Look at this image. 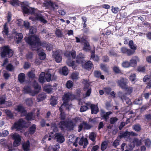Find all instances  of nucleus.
Listing matches in <instances>:
<instances>
[{
    "mask_svg": "<svg viewBox=\"0 0 151 151\" xmlns=\"http://www.w3.org/2000/svg\"><path fill=\"white\" fill-rule=\"evenodd\" d=\"M26 42L30 45L32 47L34 48L33 50H36L39 53L38 55L40 59L43 60L46 58V54L43 52V50L40 47L41 46L40 40L36 35L27 37L25 38Z\"/></svg>",
    "mask_w": 151,
    "mask_h": 151,
    "instance_id": "obj_1",
    "label": "nucleus"
},
{
    "mask_svg": "<svg viewBox=\"0 0 151 151\" xmlns=\"http://www.w3.org/2000/svg\"><path fill=\"white\" fill-rule=\"evenodd\" d=\"M74 98V95L70 93L69 92L65 94L63 97V103L61 107L59 108V110L61 112L60 118L61 120H64L65 118V114L63 112L62 107L64 106L66 107L67 109L69 110L71 107V104L69 103V101L73 99Z\"/></svg>",
    "mask_w": 151,
    "mask_h": 151,
    "instance_id": "obj_2",
    "label": "nucleus"
},
{
    "mask_svg": "<svg viewBox=\"0 0 151 151\" xmlns=\"http://www.w3.org/2000/svg\"><path fill=\"white\" fill-rule=\"evenodd\" d=\"M22 9L24 13L34 14L35 17L33 19V20H37L44 24L47 23V21L43 18L42 15L40 13H37L36 9H34L32 8L26 6H23Z\"/></svg>",
    "mask_w": 151,
    "mask_h": 151,
    "instance_id": "obj_3",
    "label": "nucleus"
},
{
    "mask_svg": "<svg viewBox=\"0 0 151 151\" xmlns=\"http://www.w3.org/2000/svg\"><path fill=\"white\" fill-rule=\"evenodd\" d=\"M79 120V117H77L68 122L61 121L59 123L58 126L62 130H64L65 128L68 130H72L76 123Z\"/></svg>",
    "mask_w": 151,
    "mask_h": 151,
    "instance_id": "obj_4",
    "label": "nucleus"
},
{
    "mask_svg": "<svg viewBox=\"0 0 151 151\" xmlns=\"http://www.w3.org/2000/svg\"><path fill=\"white\" fill-rule=\"evenodd\" d=\"M33 85L35 90H33L30 86H25L23 88V91L25 93H28L32 96H34L38 93L41 87L34 80L33 82Z\"/></svg>",
    "mask_w": 151,
    "mask_h": 151,
    "instance_id": "obj_5",
    "label": "nucleus"
},
{
    "mask_svg": "<svg viewBox=\"0 0 151 151\" xmlns=\"http://www.w3.org/2000/svg\"><path fill=\"white\" fill-rule=\"evenodd\" d=\"M1 51V56L3 58L5 57L10 58L12 56L13 54V51L7 46L0 47V52Z\"/></svg>",
    "mask_w": 151,
    "mask_h": 151,
    "instance_id": "obj_6",
    "label": "nucleus"
},
{
    "mask_svg": "<svg viewBox=\"0 0 151 151\" xmlns=\"http://www.w3.org/2000/svg\"><path fill=\"white\" fill-rule=\"evenodd\" d=\"M83 83L84 84V90L85 92L84 96L85 97L89 96L91 93V89L88 81L83 79Z\"/></svg>",
    "mask_w": 151,
    "mask_h": 151,
    "instance_id": "obj_7",
    "label": "nucleus"
},
{
    "mask_svg": "<svg viewBox=\"0 0 151 151\" xmlns=\"http://www.w3.org/2000/svg\"><path fill=\"white\" fill-rule=\"evenodd\" d=\"M25 124V122L22 119H21L14 123V127L17 131H19L24 127Z\"/></svg>",
    "mask_w": 151,
    "mask_h": 151,
    "instance_id": "obj_8",
    "label": "nucleus"
},
{
    "mask_svg": "<svg viewBox=\"0 0 151 151\" xmlns=\"http://www.w3.org/2000/svg\"><path fill=\"white\" fill-rule=\"evenodd\" d=\"M127 95L126 93H124L120 92L118 93V96L119 98L123 102L125 101L127 104L129 105H131L132 104V102L127 97Z\"/></svg>",
    "mask_w": 151,
    "mask_h": 151,
    "instance_id": "obj_9",
    "label": "nucleus"
},
{
    "mask_svg": "<svg viewBox=\"0 0 151 151\" xmlns=\"http://www.w3.org/2000/svg\"><path fill=\"white\" fill-rule=\"evenodd\" d=\"M36 111H37L36 114L37 116H38L39 115L40 110L37 108H35L33 110L32 112L28 113L26 115V119L28 120H34L35 117L34 115V113Z\"/></svg>",
    "mask_w": 151,
    "mask_h": 151,
    "instance_id": "obj_10",
    "label": "nucleus"
},
{
    "mask_svg": "<svg viewBox=\"0 0 151 151\" xmlns=\"http://www.w3.org/2000/svg\"><path fill=\"white\" fill-rule=\"evenodd\" d=\"M12 137L14 140L13 144L14 146L19 145L21 141V136L17 133H15L12 135Z\"/></svg>",
    "mask_w": 151,
    "mask_h": 151,
    "instance_id": "obj_11",
    "label": "nucleus"
},
{
    "mask_svg": "<svg viewBox=\"0 0 151 151\" xmlns=\"http://www.w3.org/2000/svg\"><path fill=\"white\" fill-rule=\"evenodd\" d=\"M62 53L61 50H58L53 53L52 56L58 63L60 62L62 60Z\"/></svg>",
    "mask_w": 151,
    "mask_h": 151,
    "instance_id": "obj_12",
    "label": "nucleus"
},
{
    "mask_svg": "<svg viewBox=\"0 0 151 151\" xmlns=\"http://www.w3.org/2000/svg\"><path fill=\"white\" fill-rule=\"evenodd\" d=\"M14 110L19 112L22 116H25L27 114V111L21 105L17 106L14 108Z\"/></svg>",
    "mask_w": 151,
    "mask_h": 151,
    "instance_id": "obj_13",
    "label": "nucleus"
},
{
    "mask_svg": "<svg viewBox=\"0 0 151 151\" xmlns=\"http://www.w3.org/2000/svg\"><path fill=\"white\" fill-rule=\"evenodd\" d=\"M86 105L87 106H89V108H91L92 114H96L99 112V109L97 105L93 104H91L90 102L86 103Z\"/></svg>",
    "mask_w": 151,
    "mask_h": 151,
    "instance_id": "obj_14",
    "label": "nucleus"
},
{
    "mask_svg": "<svg viewBox=\"0 0 151 151\" xmlns=\"http://www.w3.org/2000/svg\"><path fill=\"white\" fill-rule=\"evenodd\" d=\"M128 82V80L124 78H121L120 80H118L117 83L122 88H126V84Z\"/></svg>",
    "mask_w": 151,
    "mask_h": 151,
    "instance_id": "obj_15",
    "label": "nucleus"
},
{
    "mask_svg": "<svg viewBox=\"0 0 151 151\" xmlns=\"http://www.w3.org/2000/svg\"><path fill=\"white\" fill-rule=\"evenodd\" d=\"M55 135V139L58 142L62 143L65 141L64 137L62 134L58 133H56Z\"/></svg>",
    "mask_w": 151,
    "mask_h": 151,
    "instance_id": "obj_16",
    "label": "nucleus"
},
{
    "mask_svg": "<svg viewBox=\"0 0 151 151\" xmlns=\"http://www.w3.org/2000/svg\"><path fill=\"white\" fill-rule=\"evenodd\" d=\"M60 2L59 1L56 2L53 1H49L48 2V5L53 9H58V5Z\"/></svg>",
    "mask_w": 151,
    "mask_h": 151,
    "instance_id": "obj_17",
    "label": "nucleus"
},
{
    "mask_svg": "<svg viewBox=\"0 0 151 151\" xmlns=\"http://www.w3.org/2000/svg\"><path fill=\"white\" fill-rule=\"evenodd\" d=\"M45 77V78L46 79V80L47 82H49L51 80H52V79H51V75L48 72H47L46 74H45V73L44 72H42L41 73L39 76V77H40L44 78Z\"/></svg>",
    "mask_w": 151,
    "mask_h": 151,
    "instance_id": "obj_18",
    "label": "nucleus"
},
{
    "mask_svg": "<svg viewBox=\"0 0 151 151\" xmlns=\"http://www.w3.org/2000/svg\"><path fill=\"white\" fill-rule=\"evenodd\" d=\"M88 143V139L86 138L82 137L79 142V144L81 145H83V148L86 147Z\"/></svg>",
    "mask_w": 151,
    "mask_h": 151,
    "instance_id": "obj_19",
    "label": "nucleus"
},
{
    "mask_svg": "<svg viewBox=\"0 0 151 151\" xmlns=\"http://www.w3.org/2000/svg\"><path fill=\"white\" fill-rule=\"evenodd\" d=\"M111 114L112 112L111 111L105 112L103 110H101V115L106 121H107L109 117V116Z\"/></svg>",
    "mask_w": 151,
    "mask_h": 151,
    "instance_id": "obj_20",
    "label": "nucleus"
},
{
    "mask_svg": "<svg viewBox=\"0 0 151 151\" xmlns=\"http://www.w3.org/2000/svg\"><path fill=\"white\" fill-rule=\"evenodd\" d=\"M121 52L123 53H126L128 55H132L134 52V51L130 49H128L125 47H122L121 49Z\"/></svg>",
    "mask_w": 151,
    "mask_h": 151,
    "instance_id": "obj_21",
    "label": "nucleus"
},
{
    "mask_svg": "<svg viewBox=\"0 0 151 151\" xmlns=\"http://www.w3.org/2000/svg\"><path fill=\"white\" fill-rule=\"evenodd\" d=\"M120 137L121 138H124L126 139L127 141H130V138L129 132L127 131L121 134Z\"/></svg>",
    "mask_w": 151,
    "mask_h": 151,
    "instance_id": "obj_22",
    "label": "nucleus"
},
{
    "mask_svg": "<svg viewBox=\"0 0 151 151\" xmlns=\"http://www.w3.org/2000/svg\"><path fill=\"white\" fill-rule=\"evenodd\" d=\"M139 61V59L137 56L132 58L130 60V64L131 66L135 67L137 63Z\"/></svg>",
    "mask_w": 151,
    "mask_h": 151,
    "instance_id": "obj_23",
    "label": "nucleus"
},
{
    "mask_svg": "<svg viewBox=\"0 0 151 151\" xmlns=\"http://www.w3.org/2000/svg\"><path fill=\"white\" fill-rule=\"evenodd\" d=\"M65 55L68 58L71 57L72 58L74 59L75 58L76 56V51L74 50L71 52L66 51L65 53Z\"/></svg>",
    "mask_w": 151,
    "mask_h": 151,
    "instance_id": "obj_24",
    "label": "nucleus"
},
{
    "mask_svg": "<svg viewBox=\"0 0 151 151\" xmlns=\"http://www.w3.org/2000/svg\"><path fill=\"white\" fill-rule=\"evenodd\" d=\"M30 142L29 140L24 142L22 145L23 149L24 151H28L29 150Z\"/></svg>",
    "mask_w": 151,
    "mask_h": 151,
    "instance_id": "obj_25",
    "label": "nucleus"
},
{
    "mask_svg": "<svg viewBox=\"0 0 151 151\" xmlns=\"http://www.w3.org/2000/svg\"><path fill=\"white\" fill-rule=\"evenodd\" d=\"M84 55L81 53L78 55L76 58V63H83L84 61Z\"/></svg>",
    "mask_w": 151,
    "mask_h": 151,
    "instance_id": "obj_26",
    "label": "nucleus"
},
{
    "mask_svg": "<svg viewBox=\"0 0 151 151\" xmlns=\"http://www.w3.org/2000/svg\"><path fill=\"white\" fill-rule=\"evenodd\" d=\"M84 47H83V50L86 51H88L90 50L91 49V47L89 43L87 41L85 40H84Z\"/></svg>",
    "mask_w": 151,
    "mask_h": 151,
    "instance_id": "obj_27",
    "label": "nucleus"
},
{
    "mask_svg": "<svg viewBox=\"0 0 151 151\" xmlns=\"http://www.w3.org/2000/svg\"><path fill=\"white\" fill-rule=\"evenodd\" d=\"M67 65L69 66L72 67L73 68L75 69V68L76 67V63L74 61H72L69 59H68L66 62Z\"/></svg>",
    "mask_w": 151,
    "mask_h": 151,
    "instance_id": "obj_28",
    "label": "nucleus"
},
{
    "mask_svg": "<svg viewBox=\"0 0 151 151\" xmlns=\"http://www.w3.org/2000/svg\"><path fill=\"white\" fill-rule=\"evenodd\" d=\"M23 38V35L22 33H17L15 36V40L17 42V43L21 41Z\"/></svg>",
    "mask_w": 151,
    "mask_h": 151,
    "instance_id": "obj_29",
    "label": "nucleus"
},
{
    "mask_svg": "<svg viewBox=\"0 0 151 151\" xmlns=\"http://www.w3.org/2000/svg\"><path fill=\"white\" fill-rule=\"evenodd\" d=\"M4 112L6 113L7 116L9 118L12 119L13 118L14 116V114L9 110L6 109L4 110Z\"/></svg>",
    "mask_w": 151,
    "mask_h": 151,
    "instance_id": "obj_30",
    "label": "nucleus"
},
{
    "mask_svg": "<svg viewBox=\"0 0 151 151\" xmlns=\"http://www.w3.org/2000/svg\"><path fill=\"white\" fill-rule=\"evenodd\" d=\"M25 78V75L24 73H20L18 76V79L19 81L22 83L24 81Z\"/></svg>",
    "mask_w": 151,
    "mask_h": 151,
    "instance_id": "obj_31",
    "label": "nucleus"
},
{
    "mask_svg": "<svg viewBox=\"0 0 151 151\" xmlns=\"http://www.w3.org/2000/svg\"><path fill=\"white\" fill-rule=\"evenodd\" d=\"M46 97V95L44 93H42L40 94L37 98V100L38 102H40L43 101Z\"/></svg>",
    "mask_w": 151,
    "mask_h": 151,
    "instance_id": "obj_32",
    "label": "nucleus"
},
{
    "mask_svg": "<svg viewBox=\"0 0 151 151\" xmlns=\"http://www.w3.org/2000/svg\"><path fill=\"white\" fill-rule=\"evenodd\" d=\"M75 38L76 40V42L77 43L80 42H83L85 40L83 35H78V37H76Z\"/></svg>",
    "mask_w": 151,
    "mask_h": 151,
    "instance_id": "obj_33",
    "label": "nucleus"
},
{
    "mask_svg": "<svg viewBox=\"0 0 151 151\" xmlns=\"http://www.w3.org/2000/svg\"><path fill=\"white\" fill-rule=\"evenodd\" d=\"M143 140L142 139L139 140L137 138H135L133 140V143L137 146H139L141 145L142 143L143 142Z\"/></svg>",
    "mask_w": 151,
    "mask_h": 151,
    "instance_id": "obj_34",
    "label": "nucleus"
},
{
    "mask_svg": "<svg viewBox=\"0 0 151 151\" xmlns=\"http://www.w3.org/2000/svg\"><path fill=\"white\" fill-rule=\"evenodd\" d=\"M89 138L93 142L95 141V139L96 137V134L95 132H91L89 133Z\"/></svg>",
    "mask_w": 151,
    "mask_h": 151,
    "instance_id": "obj_35",
    "label": "nucleus"
},
{
    "mask_svg": "<svg viewBox=\"0 0 151 151\" xmlns=\"http://www.w3.org/2000/svg\"><path fill=\"white\" fill-rule=\"evenodd\" d=\"M8 27L7 26V23H6L4 25V30L2 31V33L4 35H7L8 32Z\"/></svg>",
    "mask_w": 151,
    "mask_h": 151,
    "instance_id": "obj_36",
    "label": "nucleus"
},
{
    "mask_svg": "<svg viewBox=\"0 0 151 151\" xmlns=\"http://www.w3.org/2000/svg\"><path fill=\"white\" fill-rule=\"evenodd\" d=\"M118 119L116 117L111 118L109 119V122L111 124H115L118 120Z\"/></svg>",
    "mask_w": 151,
    "mask_h": 151,
    "instance_id": "obj_37",
    "label": "nucleus"
},
{
    "mask_svg": "<svg viewBox=\"0 0 151 151\" xmlns=\"http://www.w3.org/2000/svg\"><path fill=\"white\" fill-rule=\"evenodd\" d=\"M94 53V51H93L91 53V58L94 61H97L99 59V57L97 55H95Z\"/></svg>",
    "mask_w": 151,
    "mask_h": 151,
    "instance_id": "obj_38",
    "label": "nucleus"
},
{
    "mask_svg": "<svg viewBox=\"0 0 151 151\" xmlns=\"http://www.w3.org/2000/svg\"><path fill=\"white\" fill-rule=\"evenodd\" d=\"M79 74L78 73H74L71 75V78L73 81H76L78 78Z\"/></svg>",
    "mask_w": 151,
    "mask_h": 151,
    "instance_id": "obj_39",
    "label": "nucleus"
},
{
    "mask_svg": "<svg viewBox=\"0 0 151 151\" xmlns=\"http://www.w3.org/2000/svg\"><path fill=\"white\" fill-rule=\"evenodd\" d=\"M36 130V125L35 124H33L30 128L29 129V133L32 135L34 133Z\"/></svg>",
    "mask_w": 151,
    "mask_h": 151,
    "instance_id": "obj_40",
    "label": "nucleus"
},
{
    "mask_svg": "<svg viewBox=\"0 0 151 151\" xmlns=\"http://www.w3.org/2000/svg\"><path fill=\"white\" fill-rule=\"evenodd\" d=\"M92 64L91 61H89L86 62L85 64L84 68L86 69L90 68L92 67Z\"/></svg>",
    "mask_w": 151,
    "mask_h": 151,
    "instance_id": "obj_41",
    "label": "nucleus"
},
{
    "mask_svg": "<svg viewBox=\"0 0 151 151\" xmlns=\"http://www.w3.org/2000/svg\"><path fill=\"white\" fill-rule=\"evenodd\" d=\"M133 129L136 132H139L141 129L140 126L138 124H134L132 126Z\"/></svg>",
    "mask_w": 151,
    "mask_h": 151,
    "instance_id": "obj_42",
    "label": "nucleus"
},
{
    "mask_svg": "<svg viewBox=\"0 0 151 151\" xmlns=\"http://www.w3.org/2000/svg\"><path fill=\"white\" fill-rule=\"evenodd\" d=\"M62 74L64 75H67L68 73V70L66 66L63 67L62 70Z\"/></svg>",
    "mask_w": 151,
    "mask_h": 151,
    "instance_id": "obj_43",
    "label": "nucleus"
},
{
    "mask_svg": "<svg viewBox=\"0 0 151 151\" xmlns=\"http://www.w3.org/2000/svg\"><path fill=\"white\" fill-rule=\"evenodd\" d=\"M107 145L108 143L107 142H103L101 145V150L102 151L104 150L106 148Z\"/></svg>",
    "mask_w": 151,
    "mask_h": 151,
    "instance_id": "obj_44",
    "label": "nucleus"
},
{
    "mask_svg": "<svg viewBox=\"0 0 151 151\" xmlns=\"http://www.w3.org/2000/svg\"><path fill=\"white\" fill-rule=\"evenodd\" d=\"M89 109V106H87L86 105H86L82 106L80 109V111L81 112H83L86 111L87 109Z\"/></svg>",
    "mask_w": 151,
    "mask_h": 151,
    "instance_id": "obj_45",
    "label": "nucleus"
},
{
    "mask_svg": "<svg viewBox=\"0 0 151 151\" xmlns=\"http://www.w3.org/2000/svg\"><path fill=\"white\" fill-rule=\"evenodd\" d=\"M129 47L132 49L133 50H136V47L135 46L133 43V42L132 40H130L129 41Z\"/></svg>",
    "mask_w": 151,
    "mask_h": 151,
    "instance_id": "obj_46",
    "label": "nucleus"
},
{
    "mask_svg": "<svg viewBox=\"0 0 151 151\" xmlns=\"http://www.w3.org/2000/svg\"><path fill=\"white\" fill-rule=\"evenodd\" d=\"M55 33L56 36L59 37H62L63 36V34L62 33L61 30L59 29L56 30Z\"/></svg>",
    "mask_w": 151,
    "mask_h": 151,
    "instance_id": "obj_47",
    "label": "nucleus"
},
{
    "mask_svg": "<svg viewBox=\"0 0 151 151\" xmlns=\"http://www.w3.org/2000/svg\"><path fill=\"white\" fill-rule=\"evenodd\" d=\"M73 86V83L71 81H68L66 84V87L68 88H71Z\"/></svg>",
    "mask_w": 151,
    "mask_h": 151,
    "instance_id": "obj_48",
    "label": "nucleus"
},
{
    "mask_svg": "<svg viewBox=\"0 0 151 151\" xmlns=\"http://www.w3.org/2000/svg\"><path fill=\"white\" fill-rule=\"evenodd\" d=\"M71 137H72V138H73L74 139V142H73V145L76 147H77L78 146L77 143L78 140V137H76L74 136H72Z\"/></svg>",
    "mask_w": 151,
    "mask_h": 151,
    "instance_id": "obj_49",
    "label": "nucleus"
},
{
    "mask_svg": "<svg viewBox=\"0 0 151 151\" xmlns=\"http://www.w3.org/2000/svg\"><path fill=\"white\" fill-rule=\"evenodd\" d=\"M122 66L124 68H128L131 66L130 63L127 61L123 62L122 63Z\"/></svg>",
    "mask_w": 151,
    "mask_h": 151,
    "instance_id": "obj_50",
    "label": "nucleus"
},
{
    "mask_svg": "<svg viewBox=\"0 0 151 151\" xmlns=\"http://www.w3.org/2000/svg\"><path fill=\"white\" fill-rule=\"evenodd\" d=\"M14 67L13 65L11 64H9L6 66V69L7 70L12 71L14 69Z\"/></svg>",
    "mask_w": 151,
    "mask_h": 151,
    "instance_id": "obj_51",
    "label": "nucleus"
},
{
    "mask_svg": "<svg viewBox=\"0 0 151 151\" xmlns=\"http://www.w3.org/2000/svg\"><path fill=\"white\" fill-rule=\"evenodd\" d=\"M26 104L29 106H32L33 104V101L31 98H27L25 100Z\"/></svg>",
    "mask_w": 151,
    "mask_h": 151,
    "instance_id": "obj_52",
    "label": "nucleus"
},
{
    "mask_svg": "<svg viewBox=\"0 0 151 151\" xmlns=\"http://www.w3.org/2000/svg\"><path fill=\"white\" fill-rule=\"evenodd\" d=\"M120 10L117 7H114L112 6L111 7V11L113 13L116 14Z\"/></svg>",
    "mask_w": 151,
    "mask_h": 151,
    "instance_id": "obj_53",
    "label": "nucleus"
},
{
    "mask_svg": "<svg viewBox=\"0 0 151 151\" xmlns=\"http://www.w3.org/2000/svg\"><path fill=\"white\" fill-rule=\"evenodd\" d=\"M136 79V75L135 74H131L129 77L130 80L133 83H134L133 82L135 81Z\"/></svg>",
    "mask_w": 151,
    "mask_h": 151,
    "instance_id": "obj_54",
    "label": "nucleus"
},
{
    "mask_svg": "<svg viewBox=\"0 0 151 151\" xmlns=\"http://www.w3.org/2000/svg\"><path fill=\"white\" fill-rule=\"evenodd\" d=\"M142 99L141 98L136 99L134 101L135 104L139 105L142 103Z\"/></svg>",
    "mask_w": 151,
    "mask_h": 151,
    "instance_id": "obj_55",
    "label": "nucleus"
},
{
    "mask_svg": "<svg viewBox=\"0 0 151 151\" xmlns=\"http://www.w3.org/2000/svg\"><path fill=\"white\" fill-rule=\"evenodd\" d=\"M51 129L53 130V132H55L57 131L58 128L57 127L56 124L55 123H51Z\"/></svg>",
    "mask_w": 151,
    "mask_h": 151,
    "instance_id": "obj_56",
    "label": "nucleus"
},
{
    "mask_svg": "<svg viewBox=\"0 0 151 151\" xmlns=\"http://www.w3.org/2000/svg\"><path fill=\"white\" fill-rule=\"evenodd\" d=\"M27 76L29 78H33L35 77V74L33 72L31 71L28 73Z\"/></svg>",
    "mask_w": 151,
    "mask_h": 151,
    "instance_id": "obj_57",
    "label": "nucleus"
},
{
    "mask_svg": "<svg viewBox=\"0 0 151 151\" xmlns=\"http://www.w3.org/2000/svg\"><path fill=\"white\" fill-rule=\"evenodd\" d=\"M36 30L37 29L35 27H32L29 28V32L30 34H34L36 32Z\"/></svg>",
    "mask_w": 151,
    "mask_h": 151,
    "instance_id": "obj_58",
    "label": "nucleus"
},
{
    "mask_svg": "<svg viewBox=\"0 0 151 151\" xmlns=\"http://www.w3.org/2000/svg\"><path fill=\"white\" fill-rule=\"evenodd\" d=\"M145 143L146 146L147 147H149L151 145V141L149 139L145 140Z\"/></svg>",
    "mask_w": 151,
    "mask_h": 151,
    "instance_id": "obj_59",
    "label": "nucleus"
},
{
    "mask_svg": "<svg viewBox=\"0 0 151 151\" xmlns=\"http://www.w3.org/2000/svg\"><path fill=\"white\" fill-rule=\"evenodd\" d=\"M50 104L52 106H54L57 104V100L56 99H55L54 98V97H52L51 98L50 100Z\"/></svg>",
    "mask_w": 151,
    "mask_h": 151,
    "instance_id": "obj_60",
    "label": "nucleus"
},
{
    "mask_svg": "<svg viewBox=\"0 0 151 151\" xmlns=\"http://www.w3.org/2000/svg\"><path fill=\"white\" fill-rule=\"evenodd\" d=\"M83 125L84 129H89L91 127L90 125L85 122L83 123Z\"/></svg>",
    "mask_w": 151,
    "mask_h": 151,
    "instance_id": "obj_61",
    "label": "nucleus"
},
{
    "mask_svg": "<svg viewBox=\"0 0 151 151\" xmlns=\"http://www.w3.org/2000/svg\"><path fill=\"white\" fill-rule=\"evenodd\" d=\"M101 69L104 70V71L107 72L108 71V67L105 65L103 64H101Z\"/></svg>",
    "mask_w": 151,
    "mask_h": 151,
    "instance_id": "obj_62",
    "label": "nucleus"
},
{
    "mask_svg": "<svg viewBox=\"0 0 151 151\" xmlns=\"http://www.w3.org/2000/svg\"><path fill=\"white\" fill-rule=\"evenodd\" d=\"M5 97L4 96H1L0 97V104H3L5 102Z\"/></svg>",
    "mask_w": 151,
    "mask_h": 151,
    "instance_id": "obj_63",
    "label": "nucleus"
},
{
    "mask_svg": "<svg viewBox=\"0 0 151 151\" xmlns=\"http://www.w3.org/2000/svg\"><path fill=\"white\" fill-rule=\"evenodd\" d=\"M44 89L46 92L49 93H50L52 90V88L50 86L44 87Z\"/></svg>",
    "mask_w": 151,
    "mask_h": 151,
    "instance_id": "obj_64",
    "label": "nucleus"
}]
</instances>
